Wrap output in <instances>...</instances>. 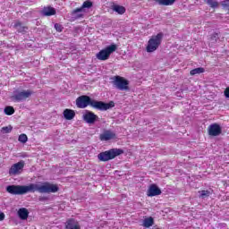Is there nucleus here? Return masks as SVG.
<instances>
[{
	"label": "nucleus",
	"instance_id": "obj_1",
	"mask_svg": "<svg viewBox=\"0 0 229 229\" xmlns=\"http://www.w3.org/2000/svg\"><path fill=\"white\" fill-rule=\"evenodd\" d=\"M9 194L13 196H22L28 192H40L41 194H51L58 192V186L49 182H43L42 184L30 183L29 185H9L6 187Z\"/></svg>",
	"mask_w": 229,
	"mask_h": 229
},
{
	"label": "nucleus",
	"instance_id": "obj_2",
	"mask_svg": "<svg viewBox=\"0 0 229 229\" xmlns=\"http://www.w3.org/2000/svg\"><path fill=\"white\" fill-rule=\"evenodd\" d=\"M76 105L78 108H87V106L90 105V106H92L93 108L101 111L110 110V108H114V106H115V103H114V101L105 103L102 101L91 99V98L87 95L79 97L76 99Z\"/></svg>",
	"mask_w": 229,
	"mask_h": 229
},
{
	"label": "nucleus",
	"instance_id": "obj_3",
	"mask_svg": "<svg viewBox=\"0 0 229 229\" xmlns=\"http://www.w3.org/2000/svg\"><path fill=\"white\" fill-rule=\"evenodd\" d=\"M123 151L121 148H112L105 152H101L98 155V158L100 162H108V160H114L115 157L123 155Z\"/></svg>",
	"mask_w": 229,
	"mask_h": 229
},
{
	"label": "nucleus",
	"instance_id": "obj_4",
	"mask_svg": "<svg viewBox=\"0 0 229 229\" xmlns=\"http://www.w3.org/2000/svg\"><path fill=\"white\" fill-rule=\"evenodd\" d=\"M164 38V34L162 32L158 33L156 36H152L148 42L146 47L147 53H155L158 47L162 44V39Z\"/></svg>",
	"mask_w": 229,
	"mask_h": 229
},
{
	"label": "nucleus",
	"instance_id": "obj_5",
	"mask_svg": "<svg viewBox=\"0 0 229 229\" xmlns=\"http://www.w3.org/2000/svg\"><path fill=\"white\" fill-rule=\"evenodd\" d=\"M32 95L33 91L31 89L16 90L11 97V99L14 101V103H21V101H26L28 98H31Z\"/></svg>",
	"mask_w": 229,
	"mask_h": 229
},
{
	"label": "nucleus",
	"instance_id": "obj_6",
	"mask_svg": "<svg viewBox=\"0 0 229 229\" xmlns=\"http://www.w3.org/2000/svg\"><path fill=\"white\" fill-rule=\"evenodd\" d=\"M115 51H117V45L113 44L100 50L96 55V56L98 60H101L102 62H105V60H108L110 58V55H112V53H115Z\"/></svg>",
	"mask_w": 229,
	"mask_h": 229
},
{
	"label": "nucleus",
	"instance_id": "obj_7",
	"mask_svg": "<svg viewBox=\"0 0 229 229\" xmlns=\"http://www.w3.org/2000/svg\"><path fill=\"white\" fill-rule=\"evenodd\" d=\"M113 85L118 90H128L130 82L121 76H115L112 78Z\"/></svg>",
	"mask_w": 229,
	"mask_h": 229
},
{
	"label": "nucleus",
	"instance_id": "obj_8",
	"mask_svg": "<svg viewBox=\"0 0 229 229\" xmlns=\"http://www.w3.org/2000/svg\"><path fill=\"white\" fill-rule=\"evenodd\" d=\"M89 9L92 8V2L89 1H86L82 4V5L80 8L74 9L72 12V17H74V19H81V17H83V15H85V9Z\"/></svg>",
	"mask_w": 229,
	"mask_h": 229
},
{
	"label": "nucleus",
	"instance_id": "obj_9",
	"mask_svg": "<svg viewBox=\"0 0 229 229\" xmlns=\"http://www.w3.org/2000/svg\"><path fill=\"white\" fill-rule=\"evenodd\" d=\"M23 169H24V161H20L16 164H13L11 166V168L9 169V174H11V176L21 174Z\"/></svg>",
	"mask_w": 229,
	"mask_h": 229
},
{
	"label": "nucleus",
	"instance_id": "obj_10",
	"mask_svg": "<svg viewBox=\"0 0 229 229\" xmlns=\"http://www.w3.org/2000/svg\"><path fill=\"white\" fill-rule=\"evenodd\" d=\"M223 129H221V125L218 123H213L208 128V135H210L211 137H219Z\"/></svg>",
	"mask_w": 229,
	"mask_h": 229
},
{
	"label": "nucleus",
	"instance_id": "obj_11",
	"mask_svg": "<svg viewBox=\"0 0 229 229\" xmlns=\"http://www.w3.org/2000/svg\"><path fill=\"white\" fill-rule=\"evenodd\" d=\"M97 119H98V115H96L94 113H92L90 111H87L83 114V120L88 124H94V123H96Z\"/></svg>",
	"mask_w": 229,
	"mask_h": 229
},
{
	"label": "nucleus",
	"instance_id": "obj_12",
	"mask_svg": "<svg viewBox=\"0 0 229 229\" xmlns=\"http://www.w3.org/2000/svg\"><path fill=\"white\" fill-rule=\"evenodd\" d=\"M160 194H162L160 188L157 184H151L148 190L147 196L153 198V196H160Z\"/></svg>",
	"mask_w": 229,
	"mask_h": 229
},
{
	"label": "nucleus",
	"instance_id": "obj_13",
	"mask_svg": "<svg viewBox=\"0 0 229 229\" xmlns=\"http://www.w3.org/2000/svg\"><path fill=\"white\" fill-rule=\"evenodd\" d=\"M100 140H112V139H115V134L112 131H105L102 134L99 136Z\"/></svg>",
	"mask_w": 229,
	"mask_h": 229
},
{
	"label": "nucleus",
	"instance_id": "obj_14",
	"mask_svg": "<svg viewBox=\"0 0 229 229\" xmlns=\"http://www.w3.org/2000/svg\"><path fill=\"white\" fill-rule=\"evenodd\" d=\"M65 229H81L80 223L74 219H69L66 222Z\"/></svg>",
	"mask_w": 229,
	"mask_h": 229
},
{
	"label": "nucleus",
	"instance_id": "obj_15",
	"mask_svg": "<svg viewBox=\"0 0 229 229\" xmlns=\"http://www.w3.org/2000/svg\"><path fill=\"white\" fill-rule=\"evenodd\" d=\"M63 115L66 121H72V118L76 117V113L72 109H64Z\"/></svg>",
	"mask_w": 229,
	"mask_h": 229
},
{
	"label": "nucleus",
	"instance_id": "obj_16",
	"mask_svg": "<svg viewBox=\"0 0 229 229\" xmlns=\"http://www.w3.org/2000/svg\"><path fill=\"white\" fill-rule=\"evenodd\" d=\"M43 15L46 17H51V15L56 14V10L53 7H45L42 11Z\"/></svg>",
	"mask_w": 229,
	"mask_h": 229
},
{
	"label": "nucleus",
	"instance_id": "obj_17",
	"mask_svg": "<svg viewBox=\"0 0 229 229\" xmlns=\"http://www.w3.org/2000/svg\"><path fill=\"white\" fill-rule=\"evenodd\" d=\"M18 216L20 219H22L24 221L28 219V216H30V212L25 208H22L18 210Z\"/></svg>",
	"mask_w": 229,
	"mask_h": 229
},
{
	"label": "nucleus",
	"instance_id": "obj_18",
	"mask_svg": "<svg viewBox=\"0 0 229 229\" xmlns=\"http://www.w3.org/2000/svg\"><path fill=\"white\" fill-rule=\"evenodd\" d=\"M13 27L18 33H25V31L28 30V27L23 26L21 21H16Z\"/></svg>",
	"mask_w": 229,
	"mask_h": 229
},
{
	"label": "nucleus",
	"instance_id": "obj_19",
	"mask_svg": "<svg viewBox=\"0 0 229 229\" xmlns=\"http://www.w3.org/2000/svg\"><path fill=\"white\" fill-rule=\"evenodd\" d=\"M155 225V220L153 219L152 216L147 217L143 220V226L145 228H150V226H153Z\"/></svg>",
	"mask_w": 229,
	"mask_h": 229
},
{
	"label": "nucleus",
	"instance_id": "obj_20",
	"mask_svg": "<svg viewBox=\"0 0 229 229\" xmlns=\"http://www.w3.org/2000/svg\"><path fill=\"white\" fill-rule=\"evenodd\" d=\"M155 3H158L161 6H171L174 4V1L176 0H153Z\"/></svg>",
	"mask_w": 229,
	"mask_h": 229
},
{
	"label": "nucleus",
	"instance_id": "obj_21",
	"mask_svg": "<svg viewBox=\"0 0 229 229\" xmlns=\"http://www.w3.org/2000/svg\"><path fill=\"white\" fill-rule=\"evenodd\" d=\"M112 10L114 12H116V13H119L120 15H123V13L126 12V8H124V6L117 4L113 5Z\"/></svg>",
	"mask_w": 229,
	"mask_h": 229
},
{
	"label": "nucleus",
	"instance_id": "obj_22",
	"mask_svg": "<svg viewBox=\"0 0 229 229\" xmlns=\"http://www.w3.org/2000/svg\"><path fill=\"white\" fill-rule=\"evenodd\" d=\"M205 72V68L203 67H199L191 70L190 72L191 76H196V74H203Z\"/></svg>",
	"mask_w": 229,
	"mask_h": 229
},
{
	"label": "nucleus",
	"instance_id": "obj_23",
	"mask_svg": "<svg viewBox=\"0 0 229 229\" xmlns=\"http://www.w3.org/2000/svg\"><path fill=\"white\" fill-rule=\"evenodd\" d=\"M205 3L211 8H217L219 6V3L216 0H205Z\"/></svg>",
	"mask_w": 229,
	"mask_h": 229
},
{
	"label": "nucleus",
	"instance_id": "obj_24",
	"mask_svg": "<svg viewBox=\"0 0 229 229\" xmlns=\"http://www.w3.org/2000/svg\"><path fill=\"white\" fill-rule=\"evenodd\" d=\"M4 114L5 115H13V114H15V109H13V106H6L4 108Z\"/></svg>",
	"mask_w": 229,
	"mask_h": 229
},
{
	"label": "nucleus",
	"instance_id": "obj_25",
	"mask_svg": "<svg viewBox=\"0 0 229 229\" xmlns=\"http://www.w3.org/2000/svg\"><path fill=\"white\" fill-rule=\"evenodd\" d=\"M19 142L26 144L28 142V136L26 134H21L18 138Z\"/></svg>",
	"mask_w": 229,
	"mask_h": 229
},
{
	"label": "nucleus",
	"instance_id": "obj_26",
	"mask_svg": "<svg viewBox=\"0 0 229 229\" xmlns=\"http://www.w3.org/2000/svg\"><path fill=\"white\" fill-rule=\"evenodd\" d=\"M219 38V34L218 33H213L210 37V42L212 44H216L217 42V39Z\"/></svg>",
	"mask_w": 229,
	"mask_h": 229
},
{
	"label": "nucleus",
	"instance_id": "obj_27",
	"mask_svg": "<svg viewBox=\"0 0 229 229\" xmlns=\"http://www.w3.org/2000/svg\"><path fill=\"white\" fill-rule=\"evenodd\" d=\"M199 192H200L199 198H202V199H205V198H208V196H210V191H201Z\"/></svg>",
	"mask_w": 229,
	"mask_h": 229
},
{
	"label": "nucleus",
	"instance_id": "obj_28",
	"mask_svg": "<svg viewBox=\"0 0 229 229\" xmlns=\"http://www.w3.org/2000/svg\"><path fill=\"white\" fill-rule=\"evenodd\" d=\"M13 130L12 126H5L2 128V131H4V133H10Z\"/></svg>",
	"mask_w": 229,
	"mask_h": 229
},
{
	"label": "nucleus",
	"instance_id": "obj_29",
	"mask_svg": "<svg viewBox=\"0 0 229 229\" xmlns=\"http://www.w3.org/2000/svg\"><path fill=\"white\" fill-rule=\"evenodd\" d=\"M223 8L229 11V0H225L221 3Z\"/></svg>",
	"mask_w": 229,
	"mask_h": 229
},
{
	"label": "nucleus",
	"instance_id": "obj_30",
	"mask_svg": "<svg viewBox=\"0 0 229 229\" xmlns=\"http://www.w3.org/2000/svg\"><path fill=\"white\" fill-rule=\"evenodd\" d=\"M55 29L56 30V31H59V32H61L62 30H64V29L62 28V25H60V24H58V23H55Z\"/></svg>",
	"mask_w": 229,
	"mask_h": 229
},
{
	"label": "nucleus",
	"instance_id": "obj_31",
	"mask_svg": "<svg viewBox=\"0 0 229 229\" xmlns=\"http://www.w3.org/2000/svg\"><path fill=\"white\" fill-rule=\"evenodd\" d=\"M224 94H225V98H229V87L227 89H225Z\"/></svg>",
	"mask_w": 229,
	"mask_h": 229
},
{
	"label": "nucleus",
	"instance_id": "obj_32",
	"mask_svg": "<svg viewBox=\"0 0 229 229\" xmlns=\"http://www.w3.org/2000/svg\"><path fill=\"white\" fill-rule=\"evenodd\" d=\"M4 219V213L0 212V221H3Z\"/></svg>",
	"mask_w": 229,
	"mask_h": 229
},
{
	"label": "nucleus",
	"instance_id": "obj_33",
	"mask_svg": "<svg viewBox=\"0 0 229 229\" xmlns=\"http://www.w3.org/2000/svg\"><path fill=\"white\" fill-rule=\"evenodd\" d=\"M44 199H47V198H46V197L39 198V201H44Z\"/></svg>",
	"mask_w": 229,
	"mask_h": 229
}]
</instances>
